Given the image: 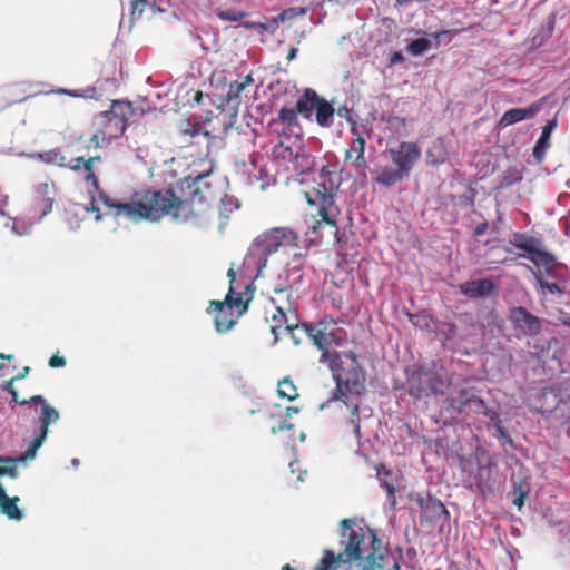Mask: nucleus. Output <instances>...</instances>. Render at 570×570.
Masks as SVG:
<instances>
[{
    "mask_svg": "<svg viewBox=\"0 0 570 570\" xmlns=\"http://www.w3.org/2000/svg\"><path fill=\"white\" fill-rule=\"evenodd\" d=\"M340 553L325 549L314 570H337L341 566L356 563L357 570H385L389 550L376 532L355 518L343 519L338 524Z\"/></svg>",
    "mask_w": 570,
    "mask_h": 570,
    "instance_id": "nucleus-1",
    "label": "nucleus"
},
{
    "mask_svg": "<svg viewBox=\"0 0 570 570\" xmlns=\"http://www.w3.org/2000/svg\"><path fill=\"white\" fill-rule=\"evenodd\" d=\"M104 203L116 209V216H125L135 222H159L165 217L179 223L193 219L194 208L177 196L173 189H142L135 191L128 203H117L104 196Z\"/></svg>",
    "mask_w": 570,
    "mask_h": 570,
    "instance_id": "nucleus-2",
    "label": "nucleus"
},
{
    "mask_svg": "<svg viewBox=\"0 0 570 570\" xmlns=\"http://www.w3.org/2000/svg\"><path fill=\"white\" fill-rule=\"evenodd\" d=\"M341 184V173L335 168L331 169L330 166H323L304 191L308 205L316 208L315 217H320L312 227L313 232L325 224L335 228V235H337L341 209L335 202V197Z\"/></svg>",
    "mask_w": 570,
    "mask_h": 570,
    "instance_id": "nucleus-3",
    "label": "nucleus"
},
{
    "mask_svg": "<svg viewBox=\"0 0 570 570\" xmlns=\"http://www.w3.org/2000/svg\"><path fill=\"white\" fill-rule=\"evenodd\" d=\"M332 372L336 383L332 400L350 405L351 396H360L365 392V374L353 351H347L324 362Z\"/></svg>",
    "mask_w": 570,
    "mask_h": 570,
    "instance_id": "nucleus-4",
    "label": "nucleus"
},
{
    "mask_svg": "<svg viewBox=\"0 0 570 570\" xmlns=\"http://www.w3.org/2000/svg\"><path fill=\"white\" fill-rule=\"evenodd\" d=\"M227 277L229 278V289L224 301H210V307L215 313V327L217 332L225 333L229 331L248 309L249 303L254 298V282L247 283L243 291H236V272L234 264L230 265Z\"/></svg>",
    "mask_w": 570,
    "mask_h": 570,
    "instance_id": "nucleus-5",
    "label": "nucleus"
},
{
    "mask_svg": "<svg viewBox=\"0 0 570 570\" xmlns=\"http://www.w3.org/2000/svg\"><path fill=\"white\" fill-rule=\"evenodd\" d=\"M299 236L291 227H272L259 234L250 244L245 257L246 264H253L257 274H264L268 258L277 252L298 247Z\"/></svg>",
    "mask_w": 570,
    "mask_h": 570,
    "instance_id": "nucleus-6",
    "label": "nucleus"
},
{
    "mask_svg": "<svg viewBox=\"0 0 570 570\" xmlns=\"http://www.w3.org/2000/svg\"><path fill=\"white\" fill-rule=\"evenodd\" d=\"M393 163V167L384 166L377 170L375 181L385 187L401 183L413 170L421 158V148L416 142L402 141L395 148L384 151Z\"/></svg>",
    "mask_w": 570,
    "mask_h": 570,
    "instance_id": "nucleus-7",
    "label": "nucleus"
},
{
    "mask_svg": "<svg viewBox=\"0 0 570 570\" xmlns=\"http://www.w3.org/2000/svg\"><path fill=\"white\" fill-rule=\"evenodd\" d=\"M256 278L262 281V293L273 308L277 312L288 313L291 321H295L296 313H298V297L289 281L288 269H283L277 276L265 273L256 274Z\"/></svg>",
    "mask_w": 570,
    "mask_h": 570,
    "instance_id": "nucleus-8",
    "label": "nucleus"
},
{
    "mask_svg": "<svg viewBox=\"0 0 570 570\" xmlns=\"http://www.w3.org/2000/svg\"><path fill=\"white\" fill-rule=\"evenodd\" d=\"M302 327L314 345L322 352L320 356L321 363L340 354L336 351H332L331 347L341 346L346 340V333L333 317L325 316L316 323H303Z\"/></svg>",
    "mask_w": 570,
    "mask_h": 570,
    "instance_id": "nucleus-9",
    "label": "nucleus"
},
{
    "mask_svg": "<svg viewBox=\"0 0 570 570\" xmlns=\"http://www.w3.org/2000/svg\"><path fill=\"white\" fill-rule=\"evenodd\" d=\"M210 174L212 169H208L195 176L189 175L179 181L184 200L194 208L193 218L203 215L217 196L215 187L207 180Z\"/></svg>",
    "mask_w": 570,
    "mask_h": 570,
    "instance_id": "nucleus-10",
    "label": "nucleus"
},
{
    "mask_svg": "<svg viewBox=\"0 0 570 570\" xmlns=\"http://www.w3.org/2000/svg\"><path fill=\"white\" fill-rule=\"evenodd\" d=\"M17 382L11 377L9 381L4 382L2 389L9 392L12 396V401L19 403L21 405H27L29 403H36L41 405V414L39 417L40 421V430L39 434L31 441L29 449L24 453V455L20 456V460L32 459L38 449L43 443L47 438L49 425L59 419V412L52 407L41 395H33L30 400H19L18 392L13 386V383Z\"/></svg>",
    "mask_w": 570,
    "mask_h": 570,
    "instance_id": "nucleus-11",
    "label": "nucleus"
},
{
    "mask_svg": "<svg viewBox=\"0 0 570 570\" xmlns=\"http://www.w3.org/2000/svg\"><path fill=\"white\" fill-rule=\"evenodd\" d=\"M409 394L415 399L445 395L452 381L433 368L421 366L412 372L406 380Z\"/></svg>",
    "mask_w": 570,
    "mask_h": 570,
    "instance_id": "nucleus-12",
    "label": "nucleus"
},
{
    "mask_svg": "<svg viewBox=\"0 0 570 570\" xmlns=\"http://www.w3.org/2000/svg\"><path fill=\"white\" fill-rule=\"evenodd\" d=\"M448 393L444 404L445 410L451 414H462L465 413L468 409L473 407L475 413H481L491 420L498 416L495 411L489 409L484 400L476 396L474 391L468 386L452 382V386Z\"/></svg>",
    "mask_w": 570,
    "mask_h": 570,
    "instance_id": "nucleus-13",
    "label": "nucleus"
},
{
    "mask_svg": "<svg viewBox=\"0 0 570 570\" xmlns=\"http://www.w3.org/2000/svg\"><path fill=\"white\" fill-rule=\"evenodd\" d=\"M31 158L38 159L48 165H58L59 167H67L72 171H79L81 168L86 171V181L91 184L95 189L99 188V179L97 175L94 173V164L100 163V156L89 157L85 159L83 157H76L70 160H67L66 156L59 149H49L47 151L32 154Z\"/></svg>",
    "mask_w": 570,
    "mask_h": 570,
    "instance_id": "nucleus-14",
    "label": "nucleus"
},
{
    "mask_svg": "<svg viewBox=\"0 0 570 570\" xmlns=\"http://www.w3.org/2000/svg\"><path fill=\"white\" fill-rule=\"evenodd\" d=\"M415 502L421 509L422 518L429 522L434 523L440 519L448 520L449 511L445 505L436 498L432 495H417Z\"/></svg>",
    "mask_w": 570,
    "mask_h": 570,
    "instance_id": "nucleus-15",
    "label": "nucleus"
},
{
    "mask_svg": "<svg viewBox=\"0 0 570 570\" xmlns=\"http://www.w3.org/2000/svg\"><path fill=\"white\" fill-rule=\"evenodd\" d=\"M510 320L515 328L520 330L525 335L538 334L541 330L540 320L521 306L513 307L510 311Z\"/></svg>",
    "mask_w": 570,
    "mask_h": 570,
    "instance_id": "nucleus-16",
    "label": "nucleus"
},
{
    "mask_svg": "<svg viewBox=\"0 0 570 570\" xmlns=\"http://www.w3.org/2000/svg\"><path fill=\"white\" fill-rule=\"evenodd\" d=\"M56 196L57 185L55 181L47 179L36 186L35 199L41 216H45L52 210Z\"/></svg>",
    "mask_w": 570,
    "mask_h": 570,
    "instance_id": "nucleus-17",
    "label": "nucleus"
},
{
    "mask_svg": "<svg viewBox=\"0 0 570 570\" xmlns=\"http://www.w3.org/2000/svg\"><path fill=\"white\" fill-rule=\"evenodd\" d=\"M351 130L355 138L353 139L350 148L345 153V163L351 161V165L356 170H365L367 167V163L364 157L365 139L361 134L357 132L355 126H353Z\"/></svg>",
    "mask_w": 570,
    "mask_h": 570,
    "instance_id": "nucleus-18",
    "label": "nucleus"
},
{
    "mask_svg": "<svg viewBox=\"0 0 570 570\" xmlns=\"http://www.w3.org/2000/svg\"><path fill=\"white\" fill-rule=\"evenodd\" d=\"M266 320L269 323V330L275 341H278L285 333H293L299 325L298 313H296V320L291 321L288 313L285 314V312L282 313L274 309Z\"/></svg>",
    "mask_w": 570,
    "mask_h": 570,
    "instance_id": "nucleus-19",
    "label": "nucleus"
},
{
    "mask_svg": "<svg viewBox=\"0 0 570 570\" xmlns=\"http://www.w3.org/2000/svg\"><path fill=\"white\" fill-rule=\"evenodd\" d=\"M254 78L252 75H247L243 78V80H236L230 82L225 96L222 99L223 107H229L232 109H236L240 105V95L242 92L253 85Z\"/></svg>",
    "mask_w": 570,
    "mask_h": 570,
    "instance_id": "nucleus-20",
    "label": "nucleus"
},
{
    "mask_svg": "<svg viewBox=\"0 0 570 570\" xmlns=\"http://www.w3.org/2000/svg\"><path fill=\"white\" fill-rule=\"evenodd\" d=\"M98 124L100 126V132L102 135V139H111L121 137L128 124L116 117H102V111L96 116Z\"/></svg>",
    "mask_w": 570,
    "mask_h": 570,
    "instance_id": "nucleus-21",
    "label": "nucleus"
},
{
    "mask_svg": "<svg viewBox=\"0 0 570 570\" xmlns=\"http://www.w3.org/2000/svg\"><path fill=\"white\" fill-rule=\"evenodd\" d=\"M461 293L471 298L485 297L492 294L494 284L489 278L469 281L460 285Z\"/></svg>",
    "mask_w": 570,
    "mask_h": 570,
    "instance_id": "nucleus-22",
    "label": "nucleus"
},
{
    "mask_svg": "<svg viewBox=\"0 0 570 570\" xmlns=\"http://www.w3.org/2000/svg\"><path fill=\"white\" fill-rule=\"evenodd\" d=\"M557 127V120L552 119L549 120L542 128L541 136L537 140L534 147H533V157L538 164H541L546 157L547 150L550 148L551 142V134Z\"/></svg>",
    "mask_w": 570,
    "mask_h": 570,
    "instance_id": "nucleus-23",
    "label": "nucleus"
},
{
    "mask_svg": "<svg viewBox=\"0 0 570 570\" xmlns=\"http://www.w3.org/2000/svg\"><path fill=\"white\" fill-rule=\"evenodd\" d=\"M539 110L537 105H531L528 108H512L507 110L500 118L499 126L508 127L515 122L533 118Z\"/></svg>",
    "mask_w": 570,
    "mask_h": 570,
    "instance_id": "nucleus-24",
    "label": "nucleus"
},
{
    "mask_svg": "<svg viewBox=\"0 0 570 570\" xmlns=\"http://www.w3.org/2000/svg\"><path fill=\"white\" fill-rule=\"evenodd\" d=\"M320 98L321 97L316 94L315 90L311 88L305 89L303 95L296 101L295 108L297 112L305 119H311Z\"/></svg>",
    "mask_w": 570,
    "mask_h": 570,
    "instance_id": "nucleus-25",
    "label": "nucleus"
},
{
    "mask_svg": "<svg viewBox=\"0 0 570 570\" xmlns=\"http://www.w3.org/2000/svg\"><path fill=\"white\" fill-rule=\"evenodd\" d=\"M134 115L132 105L129 101L114 100L109 110L102 111V117H116L128 124Z\"/></svg>",
    "mask_w": 570,
    "mask_h": 570,
    "instance_id": "nucleus-26",
    "label": "nucleus"
},
{
    "mask_svg": "<svg viewBox=\"0 0 570 570\" xmlns=\"http://www.w3.org/2000/svg\"><path fill=\"white\" fill-rule=\"evenodd\" d=\"M315 111L316 122L321 127L332 126L335 110L331 102H328L325 98L321 97L315 108Z\"/></svg>",
    "mask_w": 570,
    "mask_h": 570,
    "instance_id": "nucleus-27",
    "label": "nucleus"
},
{
    "mask_svg": "<svg viewBox=\"0 0 570 570\" xmlns=\"http://www.w3.org/2000/svg\"><path fill=\"white\" fill-rule=\"evenodd\" d=\"M382 120L385 124V130L395 139L407 135L406 120L400 116H387L383 117Z\"/></svg>",
    "mask_w": 570,
    "mask_h": 570,
    "instance_id": "nucleus-28",
    "label": "nucleus"
},
{
    "mask_svg": "<svg viewBox=\"0 0 570 570\" xmlns=\"http://www.w3.org/2000/svg\"><path fill=\"white\" fill-rule=\"evenodd\" d=\"M448 160V151L441 139L433 141L432 146L426 150V163L431 166H439Z\"/></svg>",
    "mask_w": 570,
    "mask_h": 570,
    "instance_id": "nucleus-29",
    "label": "nucleus"
},
{
    "mask_svg": "<svg viewBox=\"0 0 570 570\" xmlns=\"http://www.w3.org/2000/svg\"><path fill=\"white\" fill-rule=\"evenodd\" d=\"M19 497H9L0 502V512L7 515L10 520H21L23 514L18 508Z\"/></svg>",
    "mask_w": 570,
    "mask_h": 570,
    "instance_id": "nucleus-30",
    "label": "nucleus"
},
{
    "mask_svg": "<svg viewBox=\"0 0 570 570\" xmlns=\"http://www.w3.org/2000/svg\"><path fill=\"white\" fill-rule=\"evenodd\" d=\"M519 257H525V255L519 254ZM534 265L537 266H552L556 263V258L552 254L546 250H541L534 247V252H531L528 256Z\"/></svg>",
    "mask_w": 570,
    "mask_h": 570,
    "instance_id": "nucleus-31",
    "label": "nucleus"
},
{
    "mask_svg": "<svg viewBox=\"0 0 570 570\" xmlns=\"http://www.w3.org/2000/svg\"><path fill=\"white\" fill-rule=\"evenodd\" d=\"M277 394L279 397L286 399L288 401H294L299 396L297 387L289 379V376H285L278 382Z\"/></svg>",
    "mask_w": 570,
    "mask_h": 570,
    "instance_id": "nucleus-32",
    "label": "nucleus"
},
{
    "mask_svg": "<svg viewBox=\"0 0 570 570\" xmlns=\"http://www.w3.org/2000/svg\"><path fill=\"white\" fill-rule=\"evenodd\" d=\"M351 409V417L346 421V424L351 426L352 432L354 433L357 440L361 439V425H360V402H355L354 400H350V405H346Z\"/></svg>",
    "mask_w": 570,
    "mask_h": 570,
    "instance_id": "nucleus-33",
    "label": "nucleus"
},
{
    "mask_svg": "<svg viewBox=\"0 0 570 570\" xmlns=\"http://www.w3.org/2000/svg\"><path fill=\"white\" fill-rule=\"evenodd\" d=\"M18 461H21L20 458H11V456H3L0 455V463L6 464L3 466H0V476L2 475H9L10 478H17L18 476V470L16 463Z\"/></svg>",
    "mask_w": 570,
    "mask_h": 570,
    "instance_id": "nucleus-34",
    "label": "nucleus"
},
{
    "mask_svg": "<svg viewBox=\"0 0 570 570\" xmlns=\"http://www.w3.org/2000/svg\"><path fill=\"white\" fill-rule=\"evenodd\" d=\"M430 48H431L430 40H428L426 38H417V39L412 40L407 45L406 50L409 53L416 57V56H421Z\"/></svg>",
    "mask_w": 570,
    "mask_h": 570,
    "instance_id": "nucleus-35",
    "label": "nucleus"
},
{
    "mask_svg": "<svg viewBox=\"0 0 570 570\" xmlns=\"http://www.w3.org/2000/svg\"><path fill=\"white\" fill-rule=\"evenodd\" d=\"M297 110L296 108H282L278 111V120L283 124H286L288 127L298 126V118H297Z\"/></svg>",
    "mask_w": 570,
    "mask_h": 570,
    "instance_id": "nucleus-36",
    "label": "nucleus"
},
{
    "mask_svg": "<svg viewBox=\"0 0 570 570\" xmlns=\"http://www.w3.org/2000/svg\"><path fill=\"white\" fill-rule=\"evenodd\" d=\"M202 130V126L197 121H191L188 118H184L179 121V131L189 137H195L199 135Z\"/></svg>",
    "mask_w": 570,
    "mask_h": 570,
    "instance_id": "nucleus-37",
    "label": "nucleus"
},
{
    "mask_svg": "<svg viewBox=\"0 0 570 570\" xmlns=\"http://www.w3.org/2000/svg\"><path fill=\"white\" fill-rule=\"evenodd\" d=\"M246 16H247L246 12L235 10V9L220 10L217 12V17L220 20L232 21V22L242 21Z\"/></svg>",
    "mask_w": 570,
    "mask_h": 570,
    "instance_id": "nucleus-38",
    "label": "nucleus"
},
{
    "mask_svg": "<svg viewBox=\"0 0 570 570\" xmlns=\"http://www.w3.org/2000/svg\"><path fill=\"white\" fill-rule=\"evenodd\" d=\"M518 238L519 239H517L514 242L515 247L527 252L528 254H530L531 252H534V246L532 244V239L531 238H525L523 236H520Z\"/></svg>",
    "mask_w": 570,
    "mask_h": 570,
    "instance_id": "nucleus-39",
    "label": "nucleus"
},
{
    "mask_svg": "<svg viewBox=\"0 0 570 570\" xmlns=\"http://www.w3.org/2000/svg\"><path fill=\"white\" fill-rule=\"evenodd\" d=\"M147 7H151L150 4H139V6H136V0H132L131 1V12H130V16H131V20L135 21L137 19H139Z\"/></svg>",
    "mask_w": 570,
    "mask_h": 570,
    "instance_id": "nucleus-40",
    "label": "nucleus"
},
{
    "mask_svg": "<svg viewBox=\"0 0 570 570\" xmlns=\"http://www.w3.org/2000/svg\"><path fill=\"white\" fill-rule=\"evenodd\" d=\"M66 358L61 355H59V353L57 354H53L50 358H49V362H48V365L52 368H58V367H63L66 365Z\"/></svg>",
    "mask_w": 570,
    "mask_h": 570,
    "instance_id": "nucleus-41",
    "label": "nucleus"
},
{
    "mask_svg": "<svg viewBox=\"0 0 570 570\" xmlns=\"http://www.w3.org/2000/svg\"><path fill=\"white\" fill-rule=\"evenodd\" d=\"M293 428L294 425L292 423H288L287 421H282L278 423V425L272 428V433L276 434L285 430H292Z\"/></svg>",
    "mask_w": 570,
    "mask_h": 570,
    "instance_id": "nucleus-42",
    "label": "nucleus"
},
{
    "mask_svg": "<svg viewBox=\"0 0 570 570\" xmlns=\"http://www.w3.org/2000/svg\"><path fill=\"white\" fill-rule=\"evenodd\" d=\"M541 287L546 288L550 294L561 293L557 283L540 282Z\"/></svg>",
    "mask_w": 570,
    "mask_h": 570,
    "instance_id": "nucleus-43",
    "label": "nucleus"
},
{
    "mask_svg": "<svg viewBox=\"0 0 570 570\" xmlns=\"http://www.w3.org/2000/svg\"><path fill=\"white\" fill-rule=\"evenodd\" d=\"M448 331L445 332V338L452 340L456 334V326L455 324H448Z\"/></svg>",
    "mask_w": 570,
    "mask_h": 570,
    "instance_id": "nucleus-44",
    "label": "nucleus"
},
{
    "mask_svg": "<svg viewBox=\"0 0 570 570\" xmlns=\"http://www.w3.org/2000/svg\"><path fill=\"white\" fill-rule=\"evenodd\" d=\"M29 373H30V367L24 366L16 376H13V380H16V381L23 380Z\"/></svg>",
    "mask_w": 570,
    "mask_h": 570,
    "instance_id": "nucleus-45",
    "label": "nucleus"
},
{
    "mask_svg": "<svg viewBox=\"0 0 570 570\" xmlns=\"http://www.w3.org/2000/svg\"><path fill=\"white\" fill-rule=\"evenodd\" d=\"M488 228V223H482L475 227L474 235L475 236H482Z\"/></svg>",
    "mask_w": 570,
    "mask_h": 570,
    "instance_id": "nucleus-46",
    "label": "nucleus"
},
{
    "mask_svg": "<svg viewBox=\"0 0 570 570\" xmlns=\"http://www.w3.org/2000/svg\"><path fill=\"white\" fill-rule=\"evenodd\" d=\"M384 487L387 491L389 497L392 498V504H395V488L392 484L387 483H385Z\"/></svg>",
    "mask_w": 570,
    "mask_h": 570,
    "instance_id": "nucleus-47",
    "label": "nucleus"
},
{
    "mask_svg": "<svg viewBox=\"0 0 570 570\" xmlns=\"http://www.w3.org/2000/svg\"><path fill=\"white\" fill-rule=\"evenodd\" d=\"M100 137H102L100 130L96 134L92 135V137L90 138V142L96 147L98 148L100 146Z\"/></svg>",
    "mask_w": 570,
    "mask_h": 570,
    "instance_id": "nucleus-48",
    "label": "nucleus"
},
{
    "mask_svg": "<svg viewBox=\"0 0 570 570\" xmlns=\"http://www.w3.org/2000/svg\"><path fill=\"white\" fill-rule=\"evenodd\" d=\"M14 356L12 354H2L0 353V370H2L6 364L4 361H11Z\"/></svg>",
    "mask_w": 570,
    "mask_h": 570,
    "instance_id": "nucleus-49",
    "label": "nucleus"
},
{
    "mask_svg": "<svg viewBox=\"0 0 570 570\" xmlns=\"http://www.w3.org/2000/svg\"><path fill=\"white\" fill-rule=\"evenodd\" d=\"M299 412V407L297 406H287L285 410L286 417H292L294 414Z\"/></svg>",
    "mask_w": 570,
    "mask_h": 570,
    "instance_id": "nucleus-50",
    "label": "nucleus"
},
{
    "mask_svg": "<svg viewBox=\"0 0 570 570\" xmlns=\"http://www.w3.org/2000/svg\"><path fill=\"white\" fill-rule=\"evenodd\" d=\"M497 431L499 432L500 438L507 439L510 443L512 442L510 436H508L504 428H502L500 424H497Z\"/></svg>",
    "mask_w": 570,
    "mask_h": 570,
    "instance_id": "nucleus-51",
    "label": "nucleus"
},
{
    "mask_svg": "<svg viewBox=\"0 0 570 570\" xmlns=\"http://www.w3.org/2000/svg\"><path fill=\"white\" fill-rule=\"evenodd\" d=\"M296 55H297V49L295 47H292L289 50H288V53H287V57L286 59L288 61H292L296 58Z\"/></svg>",
    "mask_w": 570,
    "mask_h": 570,
    "instance_id": "nucleus-52",
    "label": "nucleus"
},
{
    "mask_svg": "<svg viewBox=\"0 0 570 570\" xmlns=\"http://www.w3.org/2000/svg\"><path fill=\"white\" fill-rule=\"evenodd\" d=\"M403 60H404V58H403L402 53H400V52H395V53L393 55L392 59H391V61H392L393 63L402 62Z\"/></svg>",
    "mask_w": 570,
    "mask_h": 570,
    "instance_id": "nucleus-53",
    "label": "nucleus"
},
{
    "mask_svg": "<svg viewBox=\"0 0 570 570\" xmlns=\"http://www.w3.org/2000/svg\"><path fill=\"white\" fill-rule=\"evenodd\" d=\"M58 94H65V95H69V96H72V97H77L79 96L76 91L73 90H68V89H59L57 90Z\"/></svg>",
    "mask_w": 570,
    "mask_h": 570,
    "instance_id": "nucleus-54",
    "label": "nucleus"
},
{
    "mask_svg": "<svg viewBox=\"0 0 570 570\" xmlns=\"http://www.w3.org/2000/svg\"><path fill=\"white\" fill-rule=\"evenodd\" d=\"M155 2H156V0H136V6L150 4L151 7H154Z\"/></svg>",
    "mask_w": 570,
    "mask_h": 570,
    "instance_id": "nucleus-55",
    "label": "nucleus"
},
{
    "mask_svg": "<svg viewBox=\"0 0 570 570\" xmlns=\"http://www.w3.org/2000/svg\"><path fill=\"white\" fill-rule=\"evenodd\" d=\"M202 98H203V92L202 91H197L196 95H195V101L197 104H200Z\"/></svg>",
    "mask_w": 570,
    "mask_h": 570,
    "instance_id": "nucleus-56",
    "label": "nucleus"
},
{
    "mask_svg": "<svg viewBox=\"0 0 570 570\" xmlns=\"http://www.w3.org/2000/svg\"><path fill=\"white\" fill-rule=\"evenodd\" d=\"M445 33H448V31H446V30H443V31H441V32H435V33H433V35H432V37H433V38H435L436 40H439V39H440V37H441L442 35H445Z\"/></svg>",
    "mask_w": 570,
    "mask_h": 570,
    "instance_id": "nucleus-57",
    "label": "nucleus"
},
{
    "mask_svg": "<svg viewBox=\"0 0 570 570\" xmlns=\"http://www.w3.org/2000/svg\"><path fill=\"white\" fill-rule=\"evenodd\" d=\"M7 498V493L4 492L2 485L0 484V502Z\"/></svg>",
    "mask_w": 570,
    "mask_h": 570,
    "instance_id": "nucleus-58",
    "label": "nucleus"
},
{
    "mask_svg": "<svg viewBox=\"0 0 570 570\" xmlns=\"http://www.w3.org/2000/svg\"><path fill=\"white\" fill-rule=\"evenodd\" d=\"M514 504L518 505L519 508L523 504V499L522 497H519L514 500Z\"/></svg>",
    "mask_w": 570,
    "mask_h": 570,
    "instance_id": "nucleus-59",
    "label": "nucleus"
},
{
    "mask_svg": "<svg viewBox=\"0 0 570 570\" xmlns=\"http://www.w3.org/2000/svg\"><path fill=\"white\" fill-rule=\"evenodd\" d=\"M400 568H401V567H400L399 562H396V561H395V562L393 563V566H392L391 568H389V570H400Z\"/></svg>",
    "mask_w": 570,
    "mask_h": 570,
    "instance_id": "nucleus-60",
    "label": "nucleus"
},
{
    "mask_svg": "<svg viewBox=\"0 0 570 570\" xmlns=\"http://www.w3.org/2000/svg\"><path fill=\"white\" fill-rule=\"evenodd\" d=\"M515 258H505L502 261V263L511 265L514 262Z\"/></svg>",
    "mask_w": 570,
    "mask_h": 570,
    "instance_id": "nucleus-61",
    "label": "nucleus"
},
{
    "mask_svg": "<svg viewBox=\"0 0 570 570\" xmlns=\"http://www.w3.org/2000/svg\"><path fill=\"white\" fill-rule=\"evenodd\" d=\"M282 570H295L294 568L291 567L289 563H286L282 567Z\"/></svg>",
    "mask_w": 570,
    "mask_h": 570,
    "instance_id": "nucleus-62",
    "label": "nucleus"
},
{
    "mask_svg": "<svg viewBox=\"0 0 570 570\" xmlns=\"http://www.w3.org/2000/svg\"><path fill=\"white\" fill-rule=\"evenodd\" d=\"M294 258H297L299 262H302V259H303V255H302V254H296V255L294 256Z\"/></svg>",
    "mask_w": 570,
    "mask_h": 570,
    "instance_id": "nucleus-63",
    "label": "nucleus"
},
{
    "mask_svg": "<svg viewBox=\"0 0 570 570\" xmlns=\"http://www.w3.org/2000/svg\"><path fill=\"white\" fill-rule=\"evenodd\" d=\"M345 112H348L347 108H345L344 110H342V109L338 110V115H342V114H345Z\"/></svg>",
    "mask_w": 570,
    "mask_h": 570,
    "instance_id": "nucleus-64",
    "label": "nucleus"
}]
</instances>
